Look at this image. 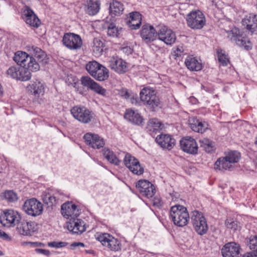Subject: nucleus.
Listing matches in <instances>:
<instances>
[{
  "mask_svg": "<svg viewBox=\"0 0 257 257\" xmlns=\"http://www.w3.org/2000/svg\"><path fill=\"white\" fill-rule=\"evenodd\" d=\"M241 157L240 153L237 151H229L225 153V156L217 159L214 164L215 170L219 171H233L235 164L238 162Z\"/></svg>",
  "mask_w": 257,
  "mask_h": 257,
  "instance_id": "obj_1",
  "label": "nucleus"
},
{
  "mask_svg": "<svg viewBox=\"0 0 257 257\" xmlns=\"http://www.w3.org/2000/svg\"><path fill=\"white\" fill-rule=\"evenodd\" d=\"M141 100L151 111H155L160 107L161 101L156 91L152 88L145 87L140 93Z\"/></svg>",
  "mask_w": 257,
  "mask_h": 257,
  "instance_id": "obj_2",
  "label": "nucleus"
},
{
  "mask_svg": "<svg viewBox=\"0 0 257 257\" xmlns=\"http://www.w3.org/2000/svg\"><path fill=\"white\" fill-rule=\"evenodd\" d=\"M170 215L174 224L179 227L186 225L189 220V214L187 208L180 205L171 207Z\"/></svg>",
  "mask_w": 257,
  "mask_h": 257,
  "instance_id": "obj_3",
  "label": "nucleus"
},
{
  "mask_svg": "<svg viewBox=\"0 0 257 257\" xmlns=\"http://www.w3.org/2000/svg\"><path fill=\"white\" fill-rule=\"evenodd\" d=\"M85 68L89 74L97 81H105L109 77L108 70L95 61L89 62Z\"/></svg>",
  "mask_w": 257,
  "mask_h": 257,
  "instance_id": "obj_4",
  "label": "nucleus"
},
{
  "mask_svg": "<svg viewBox=\"0 0 257 257\" xmlns=\"http://www.w3.org/2000/svg\"><path fill=\"white\" fill-rule=\"evenodd\" d=\"M13 60L20 66H27L31 71L36 72L40 68L35 59L25 52L19 51L16 52Z\"/></svg>",
  "mask_w": 257,
  "mask_h": 257,
  "instance_id": "obj_5",
  "label": "nucleus"
},
{
  "mask_svg": "<svg viewBox=\"0 0 257 257\" xmlns=\"http://www.w3.org/2000/svg\"><path fill=\"white\" fill-rule=\"evenodd\" d=\"M191 221L196 232L200 235L205 234L208 229L206 218L203 213L194 210L191 212Z\"/></svg>",
  "mask_w": 257,
  "mask_h": 257,
  "instance_id": "obj_6",
  "label": "nucleus"
},
{
  "mask_svg": "<svg viewBox=\"0 0 257 257\" xmlns=\"http://www.w3.org/2000/svg\"><path fill=\"white\" fill-rule=\"evenodd\" d=\"M73 116L80 122L88 123L94 119V114L84 106H75L71 109Z\"/></svg>",
  "mask_w": 257,
  "mask_h": 257,
  "instance_id": "obj_7",
  "label": "nucleus"
},
{
  "mask_svg": "<svg viewBox=\"0 0 257 257\" xmlns=\"http://www.w3.org/2000/svg\"><path fill=\"white\" fill-rule=\"evenodd\" d=\"M227 37L232 42L235 43L240 47L243 48L248 50L251 49L250 41L241 33L240 31L236 28H233L230 31L227 32Z\"/></svg>",
  "mask_w": 257,
  "mask_h": 257,
  "instance_id": "obj_8",
  "label": "nucleus"
},
{
  "mask_svg": "<svg viewBox=\"0 0 257 257\" xmlns=\"http://www.w3.org/2000/svg\"><path fill=\"white\" fill-rule=\"evenodd\" d=\"M188 26L193 29H201L205 24L204 14L199 10L192 11L187 16Z\"/></svg>",
  "mask_w": 257,
  "mask_h": 257,
  "instance_id": "obj_9",
  "label": "nucleus"
},
{
  "mask_svg": "<svg viewBox=\"0 0 257 257\" xmlns=\"http://www.w3.org/2000/svg\"><path fill=\"white\" fill-rule=\"evenodd\" d=\"M24 211L29 215L37 216L42 214L43 204L35 198L27 199L23 206Z\"/></svg>",
  "mask_w": 257,
  "mask_h": 257,
  "instance_id": "obj_10",
  "label": "nucleus"
},
{
  "mask_svg": "<svg viewBox=\"0 0 257 257\" xmlns=\"http://www.w3.org/2000/svg\"><path fill=\"white\" fill-rule=\"evenodd\" d=\"M97 238L103 246L107 247L111 251H117L121 249L120 241L109 234H101Z\"/></svg>",
  "mask_w": 257,
  "mask_h": 257,
  "instance_id": "obj_11",
  "label": "nucleus"
},
{
  "mask_svg": "<svg viewBox=\"0 0 257 257\" xmlns=\"http://www.w3.org/2000/svg\"><path fill=\"white\" fill-rule=\"evenodd\" d=\"M62 42L65 46L70 50L79 49L82 45V41L80 36L72 33H65Z\"/></svg>",
  "mask_w": 257,
  "mask_h": 257,
  "instance_id": "obj_12",
  "label": "nucleus"
},
{
  "mask_svg": "<svg viewBox=\"0 0 257 257\" xmlns=\"http://www.w3.org/2000/svg\"><path fill=\"white\" fill-rule=\"evenodd\" d=\"M136 187L140 193L147 198L153 197L156 193L155 186L146 180H140L136 183Z\"/></svg>",
  "mask_w": 257,
  "mask_h": 257,
  "instance_id": "obj_13",
  "label": "nucleus"
},
{
  "mask_svg": "<svg viewBox=\"0 0 257 257\" xmlns=\"http://www.w3.org/2000/svg\"><path fill=\"white\" fill-rule=\"evenodd\" d=\"M21 220L20 214L13 210H8L4 215L0 216L1 223L5 226H13L17 225Z\"/></svg>",
  "mask_w": 257,
  "mask_h": 257,
  "instance_id": "obj_14",
  "label": "nucleus"
},
{
  "mask_svg": "<svg viewBox=\"0 0 257 257\" xmlns=\"http://www.w3.org/2000/svg\"><path fill=\"white\" fill-rule=\"evenodd\" d=\"M158 38L167 45H172L176 41V35L170 29L165 26H159L158 27Z\"/></svg>",
  "mask_w": 257,
  "mask_h": 257,
  "instance_id": "obj_15",
  "label": "nucleus"
},
{
  "mask_svg": "<svg viewBox=\"0 0 257 257\" xmlns=\"http://www.w3.org/2000/svg\"><path fill=\"white\" fill-rule=\"evenodd\" d=\"M123 161L125 166L133 174L141 175L143 173L144 168L141 166L139 161L130 154L125 155Z\"/></svg>",
  "mask_w": 257,
  "mask_h": 257,
  "instance_id": "obj_16",
  "label": "nucleus"
},
{
  "mask_svg": "<svg viewBox=\"0 0 257 257\" xmlns=\"http://www.w3.org/2000/svg\"><path fill=\"white\" fill-rule=\"evenodd\" d=\"M81 84L99 94L103 96L106 95V90L96 83L88 76H82L80 79Z\"/></svg>",
  "mask_w": 257,
  "mask_h": 257,
  "instance_id": "obj_17",
  "label": "nucleus"
},
{
  "mask_svg": "<svg viewBox=\"0 0 257 257\" xmlns=\"http://www.w3.org/2000/svg\"><path fill=\"white\" fill-rule=\"evenodd\" d=\"M67 227L69 231L74 234H80L86 230V223L77 217H72L67 222Z\"/></svg>",
  "mask_w": 257,
  "mask_h": 257,
  "instance_id": "obj_18",
  "label": "nucleus"
},
{
  "mask_svg": "<svg viewBox=\"0 0 257 257\" xmlns=\"http://www.w3.org/2000/svg\"><path fill=\"white\" fill-rule=\"evenodd\" d=\"M181 149L188 154L196 155L198 153V147L195 139L187 137L180 140Z\"/></svg>",
  "mask_w": 257,
  "mask_h": 257,
  "instance_id": "obj_19",
  "label": "nucleus"
},
{
  "mask_svg": "<svg viewBox=\"0 0 257 257\" xmlns=\"http://www.w3.org/2000/svg\"><path fill=\"white\" fill-rule=\"evenodd\" d=\"M140 34L143 40L148 44L156 39L158 29L156 30L153 26L146 24L143 26Z\"/></svg>",
  "mask_w": 257,
  "mask_h": 257,
  "instance_id": "obj_20",
  "label": "nucleus"
},
{
  "mask_svg": "<svg viewBox=\"0 0 257 257\" xmlns=\"http://www.w3.org/2000/svg\"><path fill=\"white\" fill-rule=\"evenodd\" d=\"M240 246L235 242H230L223 245L221 253L223 257H240Z\"/></svg>",
  "mask_w": 257,
  "mask_h": 257,
  "instance_id": "obj_21",
  "label": "nucleus"
},
{
  "mask_svg": "<svg viewBox=\"0 0 257 257\" xmlns=\"http://www.w3.org/2000/svg\"><path fill=\"white\" fill-rule=\"evenodd\" d=\"M242 24L251 35L257 34V15L249 14L242 20Z\"/></svg>",
  "mask_w": 257,
  "mask_h": 257,
  "instance_id": "obj_22",
  "label": "nucleus"
},
{
  "mask_svg": "<svg viewBox=\"0 0 257 257\" xmlns=\"http://www.w3.org/2000/svg\"><path fill=\"white\" fill-rule=\"evenodd\" d=\"M17 225L18 232L23 235L31 236L36 231L35 223L33 222H29L21 220Z\"/></svg>",
  "mask_w": 257,
  "mask_h": 257,
  "instance_id": "obj_23",
  "label": "nucleus"
},
{
  "mask_svg": "<svg viewBox=\"0 0 257 257\" xmlns=\"http://www.w3.org/2000/svg\"><path fill=\"white\" fill-rule=\"evenodd\" d=\"M83 138L86 144L94 149H100L105 145L103 139L96 134L87 133Z\"/></svg>",
  "mask_w": 257,
  "mask_h": 257,
  "instance_id": "obj_24",
  "label": "nucleus"
},
{
  "mask_svg": "<svg viewBox=\"0 0 257 257\" xmlns=\"http://www.w3.org/2000/svg\"><path fill=\"white\" fill-rule=\"evenodd\" d=\"M156 142L163 149L171 150L176 144L175 140L170 135L159 134L156 137Z\"/></svg>",
  "mask_w": 257,
  "mask_h": 257,
  "instance_id": "obj_25",
  "label": "nucleus"
},
{
  "mask_svg": "<svg viewBox=\"0 0 257 257\" xmlns=\"http://www.w3.org/2000/svg\"><path fill=\"white\" fill-rule=\"evenodd\" d=\"M110 68L115 72L121 74L127 70L126 63L118 57H113L109 61Z\"/></svg>",
  "mask_w": 257,
  "mask_h": 257,
  "instance_id": "obj_26",
  "label": "nucleus"
},
{
  "mask_svg": "<svg viewBox=\"0 0 257 257\" xmlns=\"http://www.w3.org/2000/svg\"><path fill=\"white\" fill-rule=\"evenodd\" d=\"M77 206L71 202H67L63 204L61 206V214L67 219L72 217H77L78 213L77 210Z\"/></svg>",
  "mask_w": 257,
  "mask_h": 257,
  "instance_id": "obj_27",
  "label": "nucleus"
},
{
  "mask_svg": "<svg viewBox=\"0 0 257 257\" xmlns=\"http://www.w3.org/2000/svg\"><path fill=\"white\" fill-rule=\"evenodd\" d=\"M29 50L33 52V55L34 56L33 57L39 66L40 64L44 65L48 62L47 54L41 49L34 45L29 46Z\"/></svg>",
  "mask_w": 257,
  "mask_h": 257,
  "instance_id": "obj_28",
  "label": "nucleus"
},
{
  "mask_svg": "<svg viewBox=\"0 0 257 257\" xmlns=\"http://www.w3.org/2000/svg\"><path fill=\"white\" fill-rule=\"evenodd\" d=\"M24 19L26 23L30 26L38 28L41 24V21L33 11L27 7L25 11Z\"/></svg>",
  "mask_w": 257,
  "mask_h": 257,
  "instance_id": "obj_29",
  "label": "nucleus"
},
{
  "mask_svg": "<svg viewBox=\"0 0 257 257\" xmlns=\"http://www.w3.org/2000/svg\"><path fill=\"white\" fill-rule=\"evenodd\" d=\"M124 117L130 122L136 125H141L144 119L138 110L133 109H127L125 112Z\"/></svg>",
  "mask_w": 257,
  "mask_h": 257,
  "instance_id": "obj_30",
  "label": "nucleus"
},
{
  "mask_svg": "<svg viewBox=\"0 0 257 257\" xmlns=\"http://www.w3.org/2000/svg\"><path fill=\"white\" fill-rule=\"evenodd\" d=\"M126 23L131 29H138L142 24V15L138 12L131 13L129 20L126 21Z\"/></svg>",
  "mask_w": 257,
  "mask_h": 257,
  "instance_id": "obj_31",
  "label": "nucleus"
},
{
  "mask_svg": "<svg viewBox=\"0 0 257 257\" xmlns=\"http://www.w3.org/2000/svg\"><path fill=\"white\" fill-rule=\"evenodd\" d=\"M161 122L156 118H153L149 120L146 127L147 132L153 138L160 133L162 129Z\"/></svg>",
  "mask_w": 257,
  "mask_h": 257,
  "instance_id": "obj_32",
  "label": "nucleus"
},
{
  "mask_svg": "<svg viewBox=\"0 0 257 257\" xmlns=\"http://www.w3.org/2000/svg\"><path fill=\"white\" fill-rule=\"evenodd\" d=\"M28 90L35 95L36 97H39L43 95L44 93V86L43 84L40 81L36 80L33 81L28 86Z\"/></svg>",
  "mask_w": 257,
  "mask_h": 257,
  "instance_id": "obj_33",
  "label": "nucleus"
},
{
  "mask_svg": "<svg viewBox=\"0 0 257 257\" xmlns=\"http://www.w3.org/2000/svg\"><path fill=\"white\" fill-rule=\"evenodd\" d=\"M189 125L193 131L201 134L207 128V124L196 117H193L189 120Z\"/></svg>",
  "mask_w": 257,
  "mask_h": 257,
  "instance_id": "obj_34",
  "label": "nucleus"
},
{
  "mask_svg": "<svg viewBox=\"0 0 257 257\" xmlns=\"http://www.w3.org/2000/svg\"><path fill=\"white\" fill-rule=\"evenodd\" d=\"M185 64L187 68L192 71H198L202 69V63L192 56H189L185 60Z\"/></svg>",
  "mask_w": 257,
  "mask_h": 257,
  "instance_id": "obj_35",
  "label": "nucleus"
},
{
  "mask_svg": "<svg viewBox=\"0 0 257 257\" xmlns=\"http://www.w3.org/2000/svg\"><path fill=\"white\" fill-rule=\"evenodd\" d=\"M109 9V14L112 17L121 15L124 10L123 4L116 0H112L110 3Z\"/></svg>",
  "mask_w": 257,
  "mask_h": 257,
  "instance_id": "obj_36",
  "label": "nucleus"
},
{
  "mask_svg": "<svg viewBox=\"0 0 257 257\" xmlns=\"http://www.w3.org/2000/svg\"><path fill=\"white\" fill-rule=\"evenodd\" d=\"M0 198L9 203L15 202L18 200L17 193L13 190H6L2 192Z\"/></svg>",
  "mask_w": 257,
  "mask_h": 257,
  "instance_id": "obj_37",
  "label": "nucleus"
},
{
  "mask_svg": "<svg viewBox=\"0 0 257 257\" xmlns=\"http://www.w3.org/2000/svg\"><path fill=\"white\" fill-rule=\"evenodd\" d=\"M86 12L90 16L97 14L100 10V4L97 0H88L87 1Z\"/></svg>",
  "mask_w": 257,
  "mask_h": 257,
  "instance_id": "obj_38",
  "label": "nucleus"
},
{
  "mask_svg": "<svg viewBox=\"0 0 257 257\" xmlns=\"http://www.w3.org/2000/svg\"><path fill=\"white\" fill-rule=\"evenodd\" d=\"M31 70L28 69L27 66H19L18 80L26 81L30 80L31 78Z\"/></svg>",
  "mask_w": 257,
  "mask_h": 257,
  "instance_id": "obj_39",
  "label": "nucleus"
},
{
  "mask_svg": "<svg viewBox=\"0 0 257 257\" xmlns=\"http://www.w3.org/2000/svg\"><path fill=\"white\" fill-rule=\"evenodd\" d=\"M104 47L105 44L102 40L97 38L94 39L92 50L95 55L99 56L102 55Z\"/></svg>",
  "mask_w": 257,
  "mask_h": 257,
  "instance_id": "obj_40",
  "label": "nucleus"
},
{
  "mask_svg": "<svg viewBox=\"0 0 257 257\" xmlns=\"http://www.w3.org/2000/svg\"><path fill=\"white\" fill-rule=\"evenodd\" d=\"M103 151L104 157L108 162L115 165H118L119 164L120 161L116 157L112 151L106 148H105Z\"/></svg>",
  "mask_w": 257,
  "mask_h": 257,
  "instance_id": "obj_41",
  "label": "nucleus"
},
{
  "mask_svg": "<svg viewBox=\"0 0 257 257\" xmlns=\"http://www.w3.org/2000/svg\"><path fill=\"white\" fill-rule=\"evenodd\" d=\"M225 225L228 229L233 232L239 230L241 228L240 223L232 218H227L225 221Z\"/></svg>",
  "mask_w": 257,
  "mask_h": 257,
  "instance_id": "obj_42",
  "label": "nucleus"
},
{
  "mask_svg": "<svg viewBox=\"0 0 257 257\" xmlns=\"http://www.w3.org/2000/svg\"><path fill=\"white\" fill-rule=\"evenodd\" d=\"M200 147L207 153H212L214 150V146L212 141L207 139H203L199 141Z\"/></svg>",
  "mask_w": 257,
  "mask_h": 257,
  "instance_id": "obj_43",
  "label": "nucleus"
},
{
  "mask_svg": "<svg viewBox=\"0 0 257 257\" xmlns=\"http://www.w3.org/2000/svg\"><path fill=\"white\" fill-rule=\"evenodd\" d=\"M43 201L48 206V208H52V207L57 203L58 199L54 195L48 193L43 198Z\"/></svg>",
  "mask_w": 257,
  "mask_h": 257,
  "instance_id": "obj_44",
  "label": "nucleus"
},
{
  "mask_svg": "<svg viewBox=\"0 0 257 257\" xmlns=\"http://www.w3.org/2000/svg\"><path fill=\"white\" fill-rule=\"evenodd\" d=\"M121 28H118L113 23H110L107 27V35L111 37H118Z\"/></svg>",
  "mask_w": 257,
  "mask_h": 257,
  "instance_id": "obj_45",
  "label": "nucleus"
},
{
  "mask_svg": "<svg viewBox=\"0 0 257 257\" xmlns=\"http://www.w3.org/2000/svg\"><path fill=\"white\" fill-rule=\"evenodd\" d=\"M217 53L219 62L222 66H227L230 62L228 55L225 54L223 50L221 49H218Z\"/></svg>",
  "mask_w": 257,
  "mask_h": 257,
  "instance_id": "obj_46",
  "label": "nucleus"
},
{
  "mask_svg": "<svg viewBox=\"0 0 257 257\" xmlns=\"http://www.w3.org/2000/svg\"><path fill=\"white\" fill-rule=\"evenodd\" d=\"M247 244L251 250L257 253V236H250L247 239Z\"/></svg>",
  "mask_w": 257,
  "mask_h": 257,
  "instance_id": "obj_47",
  "label": "nucleus"
},
{
  "mask_svg": "<svg viewBox=\"0 0 257 257\" xmlns=\"http://www.w3.org/2000/svg\"><path fill=\"white\" fill-rule=\"evenodd\" d=\"M68 244L67 242L64 241H52L48 243V245L49 247H54L56 248H62L66 246Z\"/></svg>",
  "mask_w": 257,
  "mask_h": 257,
  "instance_id": "obj_48",
  "label": "nucleus"
},
{
  "mask_svg": "<svg viewBox=\"0 0 257 257\" xmlns=\"http://www.w3.org/2000/svg\"><path fill=\"white\" fill-rule=\"evenodd\" d=\"M152 203L153 206L158 208H161L163 206V202L161 197L160 196H155L152 200Z\"/></svg>",
  "mask_w": 257,
  "mask_h": 257,
  "instance_id": "obj_49",
  "label": "nucleus"
},
{
  "mask_svg": "<svg viewBox=\"0 0 257 257\" xmlns=\"http://www.w3.org/2000/svg\"><path fill=\"white\" fill-rule=\"evenodd\" d=\"M19 67H11L7 70L8 75H10L11 77L18 79V71Z\"/></svg>",
  "mask_w": 257,
  "mask_h": 257,
  "instance_id": "obj_50",
  "label": "nucleus"
},
{
  "mask_svg": "<svg viewBox=\"0 0 257 257\" xmlns=\"http://www.w3.org/2000/svg\"><path fill=\"white\" fill-rule=\"evenodd\" d=\"M26 244L29 245L32 247H44L45 244L40 242H26Z\"/></svg>",
  "mask_w": 257,
  "mask_h": 257,
  "instance_id": "obj_51",
  "label": "nucleus"
},
{
  "mask_svg": "<svg viewBox=\"0 0 257 257\" xmlns=\"http://www.w3.org/2000/svg\"><path fill=\"white\" fill-rule=\"evenodd\" d=\"M35 250V252L37 253L44 254L46 256H49L50 255V251L47 249L36 248Z\"/></svg>",
  "mask_w": 257,
  "mask_h": 257,
  "instance_id": "obj_52",
  "label": "nucleus"
},
{
  "mask_svg": "<svg viewBox=\"0 0 257 257\" xmlns=\"http://www.w3.org/2000/svg\"><path fill=\"white\" fill-rule=\"evenodd\" d=\"M0 238L7 241H11L12 238L5 232L0 230Z\"/></svg>",
  "mask_w": 257,
  "mask_h": 257,
  "instance_id": "obj_53",
  "label": "nucleus"
},
{
  "mask_svg": "<svg viewBox=\"0 0 257 257\" xmlns=\"http://www.w3.org/2000/svg\"><path fill=\"white\" fill-rule=\"evenodd\" d=\"M79 246L84 247L85 244L83 243L80 242H74L70 244V248L73 250L75 249L76 247Z\"/></svg>",
  "mask_w": 257,
  "mask_h": 257,
  "instance_id": "obj_54",
  "label": "nucleus"
},
{
  "mask_svg": "<svg viewBox=\"0 0 257 257\" xmlns=\"http://www.w3.org/2000/svg\"><path fill=\"white\" fill-rule=\"evenodd\" d=\"M242 257H257V253L256 252H247Z\"/></svg>",
  "mask_w": 257,
  "mask_h": 257,
  "instance_id": "obj_55",
  "label": "nucleus"
},
{
  "mask_svg": "<svg viewBox=\"0 0 257 257\" xmlns=\"http://www.w3.org/2000/svg\"><path fill=\"white\" fill-rule=\"evenodd\" d=\"M123 96L125 98H128L130 96L128 92L127 91H125Z\"/></svg>",
  "mask_w": 257,
  "mask_h": 257,
  "instance_id": "obj_56",
  "label": "nucleus"
},
{
  "mask_svg": "<svg viewBox=\"0 0 257 257\" xmlns=\"http://www.w3.org/2000/svg\"><path fill=\"white\" fill-rule=\"evenodd\" d=\"M176 51H177V52H180L179 53L178 52L177 53H176V55H177V56H179V55H180H180H181V53H182V52L181 51V50L179 48H178L176 49Z\"/></svg>",
  "mask_w": 257,
  "mask_h": 257,
  "instance_id": "obj_57",
  "label": "nucleus"
},
{
  "mask_svg": "<svg viewBox=\"0 0 257 257\" xmlns=\"http://www.w3.org/2000/svg\"><path fill=\"white\" fill-rule=\"evenodd\" d=\"M86 252L88 253H93V250H86Z\"/></svg>",
  "mask_w": 257,
  "mask_h": 257,
  "instance_id": "obj_58",
  "label": "nucleus"
},
{
  "mask_svg": "<svg viewBox=\"0 0 257 257\" xmlns=\"http://www.w3.org/2000/svg\"><path fill=\"white\" fill-rule=\"evenodd\" d=\"M3 93V91L2 90V86L0 85V95H1Z\"/></svg>",
  "mask_w": 257,
  "mask_h": 257,
  "instance_id": "obj_59",
  "label": "nucleus"
},
{
  "mask_svg": "<svg viewBox=\"0 0 257 257\" xmlns=\"http://www.w3.org/2000/svg\"><path fill=\"white\" fill-rule=\"evenodd\" d=\"M4 255V253L2 251L0 250V256Z\"/></svg>",
  "mask_w": 257,
  "mask_h": 257,
  "instance_id": "obj_60",
  "label": "nucleus"
},
{
  "mask_svg": "<svg viewBox=\"0 0 257 257\" xmlns=\"http://www.w3.org/2000/svg\"><path fill=\"white\" fill-rule=\"evenodd\" d=\"M2 169L0 168V175H3L2 174H1L2 173Z\"/></svg>",
  "mask_w": 257,
  "mask_h": 257,
  "instance_id": "obj_61",
  "label": "nucleus"
},
{
  "mask_svg": "<svg viewBox=\"0 0 257 257\" xmlns=\"http://www.w3.org/2000/svg\"><path fill=\"white\" fill-rule=\"evenodd\" d=\"M255 145H256V146H257V137H256V141H255Z\"/></svg>",
  "mask_w": 257,
  "mask_h": 257,
  "instance_id": "obj_62",
  "label": "nucleus"
}]
</instances>
